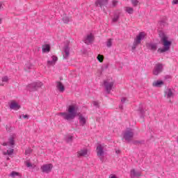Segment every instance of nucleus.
<instances>
[{
    "instance_id": "nucleus-1",
    "label": "nucleus",
    "mask_w": 178,
    "mask_h": 178,
    "mask_svg": "<svg viewBox=\"0 0 178 178\" xmlns=\"http://www.w3.org/2000/svg\"><path fill=\"white\" fill-rule=\"evenodd\" d=\"M159 37L161 38V42L163 47L159 48L157 51L159 52V54H163L164 52L170 51L172 41L169 40V37L162 31H159Z\"/></svg>"
},
{
    "instance_id": "nucleus-2",
    "label": "nucleus",
    "mask_w": 178,
    "mask_h": 178,
    "mask_svg": "<svg viewBox=\"0 0 178 178\" xmlns=\"http://www.w3.org/2000/svg\"><path fill=\"white\" fill-rule=\"evenodd\" d=\"M58 116H61L65 120H73L77 115V111L74 105H70L68 106L67 112L58 113Z\"/></svg>"
},
{
    "instance_id": "nucleus-3",
    "label": "nucleus",
    "mask_w": 178,
    "mask_h": 178,
    "mask_svg": "<svg viewBox=\"0 0 178 178\" xmlns=\"http://www.w3.org/2000/svg\"><path fill=\"white\" fill-rule=\"evenodd\" d=\"M144 38H145V33H139V34L136 36V38H135L134 42L133 43L132 51H134V49H136V48H137V47L140 45V44H141V40H144Z\"/></svg>"
},
{
    "instance_id": "nucleus-4",
    "label": "nucleus",
    "mask_w": 178,
    "mask_h": 178,
    "mask_svg": "<svg viewBox=\"0 0 178 178\" xmlns=\"http://www.w3.org/2000/svg\"><path fill=\"white\" fill-rule=\"evenodd\" d=\"M27 87L28 90L31 92L37 91L38 88H41V87H42V82H35L28 85Z\"/></svg>"
},
{
    "instance_id": "nucleus-5",
    "label": "nucleus",
    "mask_w": 178,
    "mask_h": 178,
    "mask_svg": "<svg viewBox=\"0 0 178 178\" xmlns=\"http://www.w3.org/2000/svg\"><path fill=\"white\" fill-rule=\"evenodd\" d=\"M97 155L100 159L101 162H104V155H105V152L104 151V147L102 145H99L96 149Z\"/></svg>"
},
{
    "instance_id": "nucleus-6",
    "label": "nucleus",
    "mask_w": 178,
    "mask_h": 178,
    "mask_svg": "<svg viewBox=\"0 0 178 178\" xmlns=\"http://www.w3.org/2000/svg\"><path fill=\"white\" fill-rule=\"evenodd\" d=\"M123 137L125 139V141L130 143L133 139V137H134V133L131 131H126L124 133Z\"/></svg>"
},
{
    "instance_id": "nucleus-7",
    "label": "nucleus",
    "mask_w": 178,
    "mask_h": 178,
    "mask_svg": "<svg viewBox=\"0 0 178 178\" xmlns=\"http://www.w3.org/2000/svg\"><path fill=\"white\" fill-rule=\"evenodd\" d=\"M114 84V82H108V81H104V86L106 88L107 94H111V90H112V88H113Z\"/></svg>"
},
{
    "instance_id": "nucleus-8",
    "label": "nucleus",
    "mask_w": 178,
    "mask_h": 178,
    "mask_svg": "<svg viewBox=\"0 0 178 178\" xmlns=\"http://www.w3.org/2000/svg\"><path fill=\"white\" fill-rule=\"evenodd\" d=\"M52 168H54V165H52V164H46L43 165L41 167V170L42 172H43V173H49V172L52 170Z\"/></svg>"
},
{
    "instance_id": "nucleus-9",
    "label": "nucleus",
    "mask_w": 178,
    "mask_h": 178,
    "mask_svg": "<svg viewBox=\"0 0 178 178\" xmlns=\"http://www.w3.org/2000/svg\"><path fill=\"white\" fill-rule=\"evenodd\" d=\"M162 70H163L162 64H157L154 68L153 74H154V76H158L159 73H161Z\"/></svg>"
},
{
    "instance_id": "nucleus-10",
    "label": "nucleus",
    "mask_w": 178,
    "mask_h": 178,
    "mask_svg": "<svg viewBox=\"0 0 178 178\" xmlns=\"http://www.w3.org/2000/svg\"><path fill=\"white\" fill-rule=\"evenodd\" d=\"M109 0H97L95 2V6H99V8H102V6H106L108 5V1Z\"/></svg>"
},
{
    "instance_id": "nucleus-11",
    "label": "nucleus",
    "mask_w": 178,
    "mask_h": 178,
    "mask_svg": "<svg viewBox=\"0 0 178 178\" xmlns=\"http://www.w3.org/2000/svg\"><path fill=\"white\" fill-rule=\"evenodd\" d=\"M63 51L65 54L63 55L64 58L66 59L68 58L69 55H70V48L69 45L66 44L63 48Z\"/></svg>"
},
{
    "instance_id": "nucleus-12",
    "label": "nucleus",
    "mask_w": 178,
    "mask_h": 178,
    "mask_svg": "<svg viewBox=\"0 0 178 178\" xmlns=\"http://www.w3.org/2000/svg\"><path fill=\"white\" fill-rule=\"evenodd\" d=\"M100 103L99 101H92L91 103V108L93 111H97V109H99Z\"/></svg>"
},
{
    "instance_id": "nucleus-13",
    "label": "nucleus",
    "mask_w": 178,
    "mask_h": 178,
    "mask_svg": "<svg viewBox=\"0 0 178 178\" xmlns=\"http://www.w3.org/2000/svg\"><path fill=\"white\" fill-rule=\"evenodd\" d=\"M88 154V150L87 149H83L77 152V156L80 158L81 156H86Z\"/></svg>"
},
{
    "instance_id": "nucleus-14",
    "label": "nucleus",
    "mask_w": 178,
    "mask_h": 178,
    "mask_svg": "<svg viewBox=\"0 0 178 178\" xmlns=\"http://www.w3.org/2000/svg\"><path fill=\"white\" fill-rule=\"evenodd\" d=\"M10 109H14L15 111H17L18 109H20V105L16 103V102H12L10 104Z\"/></svg>"
},
{
    "instance_id": "nucleus-15",
    "label": "nucleus",
    "mask_w": 178,
    "mask_h": 178,
    "mask_svg": "<svg viewBox=\"0 0 178 178\" xmlns=\"http://www.w3.org/2000/svg\"><path fill=\"white\" fill-rule=\"evenodd\" d=\"M141 176V172L138 171H136V170L132 169L131 170V177L134 178V177H140Z\"/></svg>"
},
{
    "instance_id": "nucleus-16",
    "label": "nucleus",
    "mask_w": 178,
    "mask_h": 178,
    "mask_svg": "<svg viewBox=\"0 0 178 178\" xmlns=\"http://www.w3.org/2000/svg\"><path fill=\"white\" fill-rule=\"evenodd\" d=\"M56 88L60 92H63L65 91V86H63V83L60 81H57Z\"/></svg>"
},
{
    "instance_id": "nucleus-17",
    "label": "nucleus",
    "mask_w": 178,
    "mask_h": 178,
    "mask_svg": "<svg viewBox=\"0 0 178 178\" xmlns=\"http://www.w3.org/2000/svg\"><path fill=\"white\" fill-rule=\"evenodd\" d=\"M165 94H166L167 98H173V97H175V94L170 88L167 89V91L165 92Z\"/></svg>"
},
{
    "instance_id": "nucleus-18",
    "label": "nucleus",
    "mask_w": 178,
    "mask_h": 178,
    "mask_svg": "<svg viewBox=\"0 0 178 178\" xmlns=\"http://www.w3.org/2000/svg\"><path fill=\"white\" fill-rule=\"evenodd\" d=\"M42 52L48 53L51 51V46L49 44H43L42 46Z\"/></svg>"
},
{
    "instance_id": "nucleus-19",
    "label": "nucleus",
    "mask_w": 178,
    "mask_h": 178,
    "mask_svg": "<svg viewBox=\"0 0 178 178\" xmlns=\"http://www.w3.org/2000/svg\"><path fill=\"white\" fill-rule=\"evenodd\" d=\"M153 87H157L158 88L162 87L163 86V81H156L153 82L152 83Z\"/></svg>"
},
{
    "instance_id": "nucleus-20",
    "label": "nucleus",
    "mask_w": 178,
    "mask_h": 178,
    "mask_svg": "<svg viewBox=\"0 0 178 178\" xmlns=\"http://www.w3.org/2000/svg\"><path fill=\"white\" fill-rule=\"evenodd\" d=\"M52 60H48L47 64L48 65H55V63L58 60V58L56 56H51Z\"/></svg>"
},
{
    "instance_id": "nucleus-21",
    "label": "nucleus",
    "mask_w": 178,
    "mask_h": 178,
    "mask_svg": "<svg viewBox=\"0 0 178 178\" xmlns=\"http://www.w3.org/2000/svg\"><path fill=\"white\" fill-rule=\"evenodd\" d=\"M138 112H139L140 118L144 119V116L145 115V111H144V109H143V108H141V107H139L138 109Z\"/></svg>"
},
{
    "instance_id": "nucleus-22",
    "label": "nucleus",
    "mask_w": 178,
    "mask_h": 178,
    "mask_svg": "<svg viewBox=\"0 0 178 178\" xmlns=\"http://www.w3.org/2000/svg\"><path fill=\"white\" fill-rule=\"evenodd\" d=\"M79 122L81 126H83L86 124V118L84 117H83V115H80L79 118Z\"/></svg>"
},
{
    "instance_id": "nucleus-23",
    "label": "nucleus",
    "mask_w": 178,
    "mask_h": 178,
    "mask_svg": "<svg viewBox=\"0 0 178 178\" xmlns=\"http://www.w3.org/2000/svg\"><path fill=\"white\" fill-rule=\"evenodd\" d=\"M33 65L31 63H27L25 65V67H24V70L26 72H29V70H31V69H33Z\"/></svg>"
},
{
    "instance_id": "nucleus-24",
    "label": "nucleus",
    "mask_w": 178,
    "mask_h": 178,
    "mask_svg": "<svg viewBox=\"0 0 178 178\" xmlns=\"http://www.w3.org/2000/svg\"><path fill=\"white\" fill-rule=\"evenodd\" d=\"M126 12L129 13V15H133L134 12V9L131 7H126Z\"/></svg>"
},
{
    "instance_id": "nucleus-25",
    "label": "nucleus",
    "mask_w": 178,
    "mask_h": 178,
    "mask_svg": "<svg viewBox=\"0 0 178 178\" xmlns=\"http://www.w3.org/2000/svg\"><path fill=\"white\" fill-rule=\"evenodd\" d=\"M113 41V39L112 38L108 39L106 42L107 48H111V47H112Z\"/></svg>"
},
{
    "instance_id": "nucleus-26",
    "label": "nucleus",
    "mask_w": 178,
    "mask_h": 178,
    "mask_svg": "<svg viewBox=\"0 0 178 178\" xmlns=\"http://www.w3.org/2000/svg\"><path fill=\"white\" fill-rule=\"evenodd\" d=\"M83 42H85L86 45H90V34L87 35L86 38L83 39Z\"/></svg>"
},
{
    "instance_id": "nucleus-27",
    "label": "nucleus",
    "mask_w": 178,
    "mask_h": 178,
    "mask_svg": "<svg viewBox=\"0 0 178 178\" xmlns=\"http://www.w3.org/2000/svg\"><path fill=\"white\" fill-rule=\"evenodd\" d=\"M131 2L134 8L137 7L140 4V1H138V0H131Z\"/></svg>"
},
{
    "instance_id": "nucleus-28",
    "label": "nucleus",
    "mask_w": 178,
    "mask_h": 178,
    "mask_svg": "<svg viewBox=\"0 0 178 178\" xmlns=\"http://www.w3.org/2000/svg\"><path fill=\"white\" fill-rule=\"evenodd\" d=\"M95 41V36L92 33H90V44H92Z\"/></svg>"
},
{
    "instance_id": "nucleus-29",
    "label": "nucleus",
    "mask_w": 178,
    "mask_h": 178,
    "mask_svg": "<svg viewBox=\"0 0 178 178\" xmlns=\"http://www.w3.org/2000/svg\"><path fill=\"white\" fill-rule=\"evenodd\" d=\"M148 47L150 49H152V51H156V44H149Z\"/></svg>"
},
{
    "instance_id": "nucleus-30",
    "label": "nucleus",
    "mask_w": 178,
    "mask_h": 178,
    "mask_svg": "<svg viewBox=\"0 0 178 178\" xmlns=\"http://www.w3.org/2000/svg\"><path fill=\"white\" fill-rule=\"evenodd\" d=\"M134 145H140L144 144V140H134L133 142Z\"/></svg>"
},
{
    "instance_id": "nucleus-31",
    "label": "nucleus",
    "mask_w": 178,
    "mask_h": 178,
    "mask_svg": "<svg viewBox=\"0 0 178 178\" xmlns=\"http://www.w3.org/2000/svg\"><path fill=\"white\" fill-rule=\"evenodd\" d=\"M8 143L12 147L13 145H15V138L13 137H11L8 140Z\"/></svg>"
},
{
    "instance_id": "nucleus-32",
    "label": "nucleus",
    "mask_w": 178,
    "mask_h": 178,
    "mask_svg": "<svg viewBox=\"0 0 178 178\" xmlns=\"http://www.w3.org/2000/svg\"><path fill=\"white\" fill-rule=\"evenodd\" d=\"M120 17V15H118V14H115L114 15V17L113 18V22L114 23H116V22H118V20H119V18Z\"/></svg>"
},
{
    "instance_id": "nucleus-33",
    "label": "nucleus",
    "mask_w": 178,
    "mask_h": 178,
    "mask_svg": "<svg viewBox=\"0 0 178 178\" xmlns=\"http://www.w3.org/2000/svg\"><path fill=\"white\" fill-rule=\"evenodd\" d=\"M97 60H99V62H100V63H102L104 62V56L99 54L97 56Z\"/></svg>"
},
{
    "instance_id": "nucleus-34",
    "label": "nucleus",
    "mask_w": 178,
    "mask_h": 178,
    "mask_svg": "<svg viewBox=\"0 0 178 178\" xmlns=\"http://www.w3.org/2000/svg\"><path fill=\"white\" fill-rule=\"evenodd\" d=\"M63 22H64V23L67 24V23H69V22H70V18H69V17H67V16H64L63 17Z\"/></svg>"
},
{
    "instance_id": "nucleus-35",
    "label": "nucleus",
    "mask_w": 178,
    "mask_h": 178,
    "mask_svg": "<svg viewBox=\"0 0 178 178\" xmlns=\"http://www.w3.org/2000/svg\"><path fill=\"white\" fill-rule=\"evenodd\" d=\"M19 175H20V174L19 172H15V171H13L10 173L11 177H15V176H19Z\"/></svg>"
},
{
    "instance_id": "nucleus-36",
    "label": "nucleus",
    "mask_w": 178,
    "mask_h": 178,
    "mask_svg": "<svg viewBox=\"0 0 178 178\" xmlns=\"http://www.w3.org/2000/svg\"><path fill=\"white\" fill-rule=\"evenodd\" d=\"M31 152H33V149H31V148H28V149L25 151V154H26V155H30V154H31Z\"/></svg>"
},
{
    "instance_id": "nucleus-37",
    "label": "nucleus",
    "mask_w": 178,
    "mask_h": 178,
    "mask_svg": "<svg viewBox=\"0 0 178 178\" xmlns=\"http://www.w3.org/2000/svg\"><path fill=\"white\" fill-rule=\"evenodd\" d=\"M66 141H67V143H72V141H73V136H69L67 138Z\"/></svg>"
},
{
    "instance_id": "nucleus-38",
    "label": "nucleus",
    "mask_w": 178,
    "mask_h": 178,
    "mask_svg": "<svg viewBox=\"0 0 178 178\" xmlns=\"http://www.w3.org/2000/svg\"><path fill=\"white\" fill-rule=\"evenodd\" d=\"M13 149H11L10 150H7L6 153H4V155H12L13 154Z\"/></svg>"
},
{
    "instance_id": "nucleus-39",
    "label": "nucleus",
    "mask_w": 178,
    "mask_h": 178,
    "mask_svg": "<svg viewBox=\"0 0 178 178\" xmlns=\"http://www.w3.org/2000/svg\"><path fill=\"white\" fill-rule=\"evenodd\" d=\"M118 1H116V0H113V8H115V6H116L118 5Z\"/></svg>"
},
{
    "instance_id": "nucleus-40",
    "label": "nucleus",
    "mask_w": 178,
    "mask_h": 178,
    "mask_svg": "<svg viewBox=\"0 0 178 178\" xmlns=\"http://www.w3.org/2000/svg\"><path fill=\"white\" fill-rule=\"evenodd\" d=\"M8 76H6L2 78V81H3V82H6V81H8Z\"/></svg>"
},
{
    "instance_id": "nucleus-41",
    "label": "nucleus",
    "mask_w": 178,
    "mask_h": 178,
    "mask_svg": "<svg viewBox=\"0 0 178 178\" xmlns=\"http://www.w3.org/2000/svg\"><path fill=\"white\" fill-rule=\"evenodd\" d=\"M172 5H178V0H173Z\"/></svg>"
},
{
    "instance_id": "nucleus-42",
    "label": "nucleus",
    "mask_w": 178,
    "mask_h": 178,
    "mask_svg": "<svg viewBox=\"0 0 178 178\" xmlns=\"http://www.w3.org/2000/svg\"><path fill=\"white\" fill-rule=\"evenodd\" d=\"M121 102H122V104H124V102H126V97H122V99H121Z\"/></svg>"
},
{
    "instance_id": "nucleus-43",
    "label": "nucleus",
    "mask_w": 178,
    "mask_h": 178,
    "mask_svg": "<svg viewBox=\"0 0 178 178\" xmlns=\"http://www.w3.org/2000/svg\"><path fill=\"white\" fill-rule=\"evenodd\" d=\"M24 119H29V115H22Z\"/></svg>"
},
{
    "instance_id": "nucleus-44",
    "label": "nucleus",
    "mask_w": 178,
    "mask_h": 178,
    "mask_svg": "<svg viewBox=\"0 0 178 178\" xmlns=\"http://www.w3.org/2000/svg\"><path fill=\"white\" fill-rule=\"evenodd\" d=\"M26 166L27 168H31V166H32L31 163H26Z\"/></svg>"
},
{
    "instance_id": "nucleus-45",
    "label": "nucleus",
    "mask_w": 178,
    "mask_h": 178,
    "mask_svg": "<svg viewBox=\"0 0 178 178\" xmlns=\"http://www.w3.org/2000/svg\"><path fill=\"white\" fill-rule=\"evenodd\" d=\"M165 21H161L160 24H163V26L165 24Z\"/></svg>"
},
{
    "instance_id": "nucleus-46",
    "label": "nucleus",
    "mask_w": 178,
    "mask_h": 178,
    "mask_svg": "<svg viewBox=\"0 0 178 178\" xmlns=\"http://www.w3.org/2000/svg\"><path fill=\"white\" fill-rule=\"evenodd\" d=\"M165 79H170V75H167L165 76Z\"/></svg>"
},
{
    "instance_id": "nucleus-47",
    "label": "nucleus",
    "mask_w": 178,
    "mask_h": 178,
    "mask_svg": "<svg viewBox=\"0 0 178 178\" xmlns=\"http://www.w3.org/2000/svg\"><path fill=\"white\" fill-rule=\"evenodd\" d=\"M3 147H6V145H8V143H3Z\"/></svg>"
},
{
    "instance_id": "nucleus-48",
    "label": "nucleus",
    "mask_w": 178,
    "mask_h": 178,
    "mask_svg": "<svg viewBox=\"0 0 178 178\" xmlns=\"http://www.w3.org/2000/svg\"><path fill=\"white\" fill-rule=\"evenodd\" d=\"M116 154H120V150H116Z\"/></svg>"
},
{
    "instance_id": "nucleus-49",
    "label": "nucleus",
    "mask_w": 178,
    "mask_h": 178,
    "mask_svg": "<svg viewBox=\"0 0 178 178\" xmlns=\"http://www.w3.org/2000/svg\"><path fill=\"white\" fill-rule=\"evenodd\" d=\"M109 178H116V177H115V175H113V176H111V177H109Z\"/></svg>"
},
{
    "instance_id": "nucleus-50",
    "label": "nucleus",
    "mask_w": 178,
    "mask_h": 178,
    "mask_svg": "<svg viewBox=\"0 0 178 178\" xmlns=\"http://www.w3.org/2000/svg\"><path fill=\"white\" fill-rule=\"evenodd\" d=\"M2 23V19L0 18V24Z\"/></svg>"
},
{
    "instance_id": "nucleus-51",
    "label": "nucleus",
    "mask_w": 178,
    "mask_h": 178,
    "mask_svg": "<svg viewBox=\"0 0 178 178\" xmlns=\"http://www.w3.org/2000/svg\"><path fill=\"white\" fill-rule=\"evenodd\" d=\"M120 108L121 109H123V106H120Z\"/></svg>"
},
{
    "instance_id": "nucleus-52",
    "label": "nucleus",
    "mask_w": 178,
    "mask_h": 178,
    "mask_svg": "<svg viewBox=\"0 0 178 178\" xmlns=\"http://www.w3.org/2000/svg\"><path fill=\"white\" fill-rule=\"evenodd\" d=\"M2 8V3H0V9Z\"/></svg>"
},
{
    "instance_id": "nucleus-53",
    "label": "nucleus",
    "mask_w": 178,
    "mask_h": 178,
    "mask_svg": "<svg viewBox=\"0 0 178 178\" xmlns=\"http://www.w3.org/2000/svg\"><path fill=\"white\" fill-rule=\"evenodd\" d=\"M19 119H22V115L19 116Z\"/></svg>"
},
{
    "instance_id": "nucleus-54",
    "label": "nucleus",
    "mask_w": 178,
    "mask_h": 178,
    "mask_svg": "<svg viewBox=\"0 0 178 178\" xmlns=\"http://www.w3.org/2000/svg\"><path fill=\"white\" fill-rule=\"evenodd\" d=\"M0 86H3V83H1Z\"/></svg>"
},
{
    "instance_id": "nucleus-55",
    "label": "nucleus",
    "mask_w": 178,
    "mask_h": 178,
    "mask_svg": "<svg viewBox=\"0 0 178 178\" xmlns=\"http://www.w3.org/2000/svg\"><path fill=\"white\" fill-rule=\"evenodd\" d=\"M7 161H9V158H7Z\"/></svg>"
}]
</instances>
